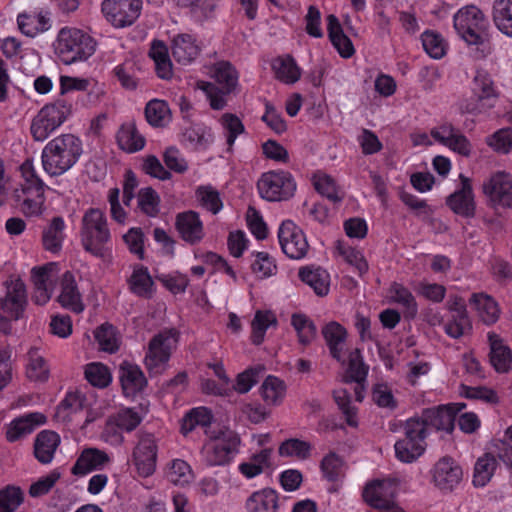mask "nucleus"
I'll return each mask as SVG.
<instances>
[{
    "mask_svg": "<svg viewBox=\"0 0 512 512\" xmlns=\"http://www.w3.org/2000/svg\"><path fill=\"white\" fill-rule=\"evenodd\" d=\"M411 419H417L422 423L425 432H428V427H433L436 430L451 433L455 426L454 413L450 406L446 405L423 409L420 417H411Z\"/></svg>",
    "mask_w": 512,
    "mask_h": 512,
    "instance_id": "6ab92c4d",
    "label": "nucleus"
},
{
    "mask_svg": "<svg viewBox=\"0 0 512 512\" xmlns=\"http://www.w3.org/2000/svg\"><path fill=\"white\" fill-rule=\"evenodd\" d=\"M59 303L73 312L80 313L84 307L72 272L66 271L62 276Z\"/></svg>",
    "mask_w": 512,
    "mask_h": 512,
    "instance_id": "c85d7f7f",
    "label": "nucleus"
},
{
    "mask_svg": "<svg viewBox=\"0 0 512 512\" xmlns=\"http://www.w3.org/2000/svg\"><path fill=\"white\" fill-rule=\"evenodd\" d=\"M79 235L83 249L92 256H96V208L90 207L84 213Z\"/></svg>",
    "mask_w": 512,
    "mask_h": 512,
    "instance_id": "e433bc0d",
    "label": "nucleus"
},
{
    "mask_svg": "<svg viewBox=\"0 0 512 512\" xmlns=\"http://www.w3.org/2000/svg\"><path fill=\"white\" fill-rule=\"evenodd\" d=\"M491 16L495 27L512 38V0H494Z\"/></svg>",
    "mask_w": 512,
    "mask_h": 512,
    "instance_id": "f704fd0d",
    "label": "nucleus"
},
{
    "mask_svg": "<svg viewBox=\"0 0 512 512\" xmlns=\"http://www.w3.org/2000/svg\"><path fill=\"white\" fill-rule=\"evenodd\" d=\"M469 302L477 310L484 324L492 325L498 320L500 310L492 297L485 294H472Z\"/></svg>",
    "mask_w": 512,
    "mask_h": 512,
    "instance_id": "4c0bfd02",
    "label": "nucleus"
},
{
    "mask_svg": "<svg viewBox=\"0 0 512 512\" xmlns=\"http://www.w3.org/2000/svg\"><path fill=\"white\" fill-rule=\"evenodd\" d=\"M278 239L283 253L291 259L306 256L309 244L304 232L291 220H285L279 227Z\"/></svg>",
    "mask_w": 512,
    "mask_h": 512,
    "instance_id": "f8f14e48",
    "label": "nucleus"
},
{
    "mask_svg": "<svg viewBox=\"0 0 512 512\" xmlns=\"http://www.w3.org/2000/svg\"><path fill=\"white\" fill-rule=\"evenodd\" d=\"M472 93L488 103H493V106L495 105L498 92L490 73L485 69L476 70L472 81Z\"/></svg>",
    "mask_w": 512,
    "mask_h": 512,
    "instance_id": "c9c22d12",
    "label": "nucleus"
},
{
    "mask_svg": "<svg viewBox=\"0 0 512 512\" xmlns=\"http://www.w3.org/2000/svg\"><path fill=\"white\" fill-rule=\"evenodd\" d=\"M122 431L131 432L135 430L142 422L143 415L139 414L134 408L120 410L112 416Z\"/></svg>",
    "mask_w": 512,
    "mask_h": 512,
    "instance_id": "774afa93",
    "label": "nucleus"
},
{
    "mask_svg": "<svg viewBox=\"0 0 512 512\" xmlns=\"http://www.w3.org/2000/svg\"><path fill=\"white\" fill-rule=\"evenodd\" d=\"M421 40L424 50L430 57L441 59L445 55V42L439 33L426 30L422 33Z\"/></svg>",
    "mask_w": 512,
    "mask_h": 512,
    "instance_id": "6e6d98bb",
    "label": "nucleus"
},
{
    "mask_svg": "<svg viewBox=\"0 0 512 512\" xmlns=\"http://www.w3.org/2000/svg\"><path fill=\"white\" fill-rule=\"evenodd\" d=\"M246 512H277L278 493L272 488H263L253 492L245 501Z\"/></svg>",
    "mask_w": 512,
    "mask_h": 512,
    "instance_id": "bb28decb",
    "label": "nucleus"
},
{
    "mask_svg": "<svg viewBox=\"0 0 512 512\" xmlns=\"http://www.w3.org/2000/svg\"><path fill=\"white\" fill-rule=\"evenodd\" d=\"M95 50L93 39L76 28H62L57 36L55 52L66 65L88 59Z\"/></svg>",
    "mask_w": 512,
    "mask_h": 512,
    "instance_id": "7ed1b4c3",
    "label": "nucleus"
},
{
    "mask_svg": "<svg viewBox=\"0 0 512 512\" xmlns=\"http://www.w3.org/2000/svg\"><path fill=\"white\" fill-rule=\"evenodd\" d=\"M29 362L26 368L27 377L36 382H46L49 378V367L45 359L39 355L38 348L28 351Z\"/></svg>",
    "mask_w": 512,
    "mask_h": 512,
    "instance_id": "a18cd8bd",
    "label": "nucleus"
},
{
    "mask_svg": "<svg viewBox=\"0 0 512 512\" xmlns=\"http://www.w3.org/2000/svg\"><path fill=\"white\" fill-rule=\"evenodd\" d=\"M404 437L394 445L396 458L403 463L416 461L426 450L428 432L417 419H407L403 426Z\"/></svg>",
    "mask_w": 512,
    "mask_h": 512,
    "instance_id": "423d86ee",
    "label": "nucleus"
},
{
    "mask_svg": "<svg viewBox=\"0 0 512 512\" xmlns=\"http://www.w3.org/2000/svg\"><path fill=\"white\" fill-rule=\"evenodd\" d=\"M27 305V295L25 284L20 280H11L7 282V291L5 297L1 300V309L12 319L19 320L23 317Z\"/></svg>",
    "mask_w": 512,
    "mask_h": 512,
    "instance_id": "a211bd4d",
    "label": "nucleus"
},
{
    "mask_svg": "<svg viewBox=\"0 0 512 512\" xmlns=\"http://www.w3.org/2000/svg\"><path fill=\"white\" fill-rule=\"evenodd\" d=\"M142 0H103L101 11L115 28L132 26L141 15Z\"/></svg>",
    "mask_w": 512,
    "mask_h": 512,
    "instance_id": "9d476101",
    "label": "nucleus"
},
{
    "mask_svg": "<svg viewBox=\"0 0 512 512\" xmlns=\"http://www.w3.org/2000/svg\"><path fill=\"white\" fill-rule=\"evenodd\" d=\"M50 15V12L44 9H39L31 13H20L17 16L18 28L25 36L34 38L38 34L50 29Z\"/></svg>",
    "mask_w": 512,
    "mask_h": 512,
    "instance_id": "4be33fe9",
    "label": "nucleus"
},
{
    "mask_svg": "<svg viewBox=\"0 0 512 512\" xmlns=\"http://www.w3.org/2000/svg\"><path fill=\"white\" fill-rule=\"evenodd\" d=\"M291 325L297 332L299 342L304 346L309 345L317 335L316 325L304 314H293Z\"/></svg>",
    "mask_w": 512,
    "mask_h": 512,
    "instance_id": "09e8293b",
    "label": "nucleus"
},
{
    "mask_svg": "<svg viewBox=\"0 0 512 512\" xmlns=\"http://www.w3.org/2000/svg\"><path fill=\"white\" fill-rule=\"evenodd\" d=\"M322 335L331 357L337 362L344 364L346 362L344 347L347 330L338 322L331 321L322 328Z\"/></svg>",
    "mask_w": 512,
    "mask_h": 512,
    "instance_id": "5701e85b",
    "label": "nucleus"
},
{
    "mask_svg": "<svg viewBox=\"0 0 512 512\" xmlns=\"http://www.w3.org/2000/svg\"><path fill=\"white\" fill-rule=\"evenodd\" d=\"M286 391L284 381L275 377L268 376L261 386V394L264 401L268 404L278 405L282 402Z\"/></svg>",
    "mask_w": 512,
    "mask_h": 512,
    "instance_id": "de8ad7c7",
    "label": "nucleus"
},
{
    "mask_svg": "<svg viewBox=\"0 0 512 512\" xmlns=\"http://www.w3.org/2000/svg\"><path fill=\"white\" fill-rule=\"evenodd\" d=\"M175 227L181 238L191 245L199 243L204 237L203 223L195 211L189 210L177 214Z\"/></svg>",
    "mask_w": 512,
    "mask_h": 512,
    "instance_id": "412c9836",
    "label": "nucleus"
},
{
    "mask_svg": "<svg viewBox=\"0 0 512 512\" xmlns=\"http://www.w3.org/2000/svg\"><path fill=\"white\" fill-rule=\"evenodd\" d=\"M463 470L450 456L439 459L433 468V481L436 487L445 492L452 491L462 480Z\"/></svg>",
    "mask_w": 512,
    "mask_h": 512,
    "instance_id": "f3484780",
    "label": "nucleus"
},
{
    "mask_svg": "<svg viewBox=\"0 0 512 512\" xmlns=\"http://www.w3.org/2000/svg\"><path fill=\"white\" fill-rule=\"evenodd\" d=\"M347 373L350 379L358 384L365 381L367 377L368 366L364 364L361 351L358 348L349 354Z\"/></svg>",
    "mask_w": 512,
    "mask_h": 512,
    "instance_id": "680f3d73",
    "label": "nucleus"
},
{
    "mask_svg": "<svg viewBox=\"0 0 512 512\" xmlns=\"http://www.w3.org/2000/svg\"><path fill=\"white\" fill-rule=\"evenodd\" d=\"M277 325V318L272 311L257 310L251 322V342L254 345H260L264 341L267 329Z\"/></svg>",
    "mask_w": 512,
    "mask_h": 512,
    "instance_id": "a19ab883",
    "label": "nucleus"
},
{
    "mask_svg": "<svg viewBox=\"0 0 512 512\" xmlns=\"http://www.w3.org/2000/svg\"><path fill=\"white\" fill-rule=\"evenodd\" d=\"M60 444V436L50 430L41 431L34 442V455L42 464H48L52 461L54 453Z\"/></svg>",
    "mask_w": 512,
    "mask_h": 512,
    "instance_id": "c756f323",
    "label": "nucleus"
},
{
    "mask_svg": "<svg viewBox=\"0 0 512 512\" xmlns=\"http://www.w3.org/2000/svg\"><path fill=\"white\" fill-rule=\"evenodd\" d=\"M343 464L344 462L339 455L335 452H330L322 459L320 468L328 481L335 482L342 473Z\"/></svg>",
    "mask_w": 512,
    "mask_h": 512,
    "instance_id": "0e129e2a",
    "label": "nucleus"
},
{
    "mask_svg": "<svg viewBox=\"0 0 512 512\" xmlns=\"http://www.w3.org/2000/svg\"><path fill=\"white\" fill-rule=\"evenodd\" d=\"M82 153V143L72 134L60 135L49 141L42 150V166L50 176L68 171Z\"/></svg>",
    "mask_w": 512,
    "mask_h": 512,
    "instance_id": "f257e3e1",
    "label": "nucleus"
},
{
    "mask_svg": "<svg viewBox=\"0 0 512 512\" xmlns=\"http://www.w3.org/2000/svg\"><path fill=\"white\" fill-rule=\"evenodd\" d=\"M298 275L300 280L309 285L316 295L323 297L328 294L330 276L323 268L314 266L302 267Z\"/></svg>",
    "mask_w": 512,
    "mask_h": 512,
    "instance_id": "7c9ffc66",
    "label": "nucleus"
},
{
    "mask_svg": "<svg viewBox=\"0 0 512 512\" xmlns=\"http://www.w3.org/2000/svg\"><path fill=\"white\" fill-rule=\"evenodd\" d=\"M54 266V263H49L43 266L33 267L31 270V280L34 285L32 299L38 305L46 304L51 298L54 282L52 273Z\"/></svg>",
    "mask_w": 512,
    "mask_h": 512,
    "instance_id": "aec40b11",
    "label": "nucleus"
},
{
    "mask_svg": "<svg viewBox=\"0 0 512 512\" xmlns=\"http://www.w3.org/2000/svg\"><path fill=\"white\" fill-rule=\"evenodd\" d=\"M65 222L61 216L53 217L42 232V244L46 251L57 254L61 251L65 239Z\"/></svg>",
    "mask_w": 512,
    "mask_h": 512,
    "instance_id": "2f4dec72",
    "label": "nucleus"
},
{
    "mask_svg": "<svg viewBox=\"0 0 512 512\" xmlns=\"http://www.w3.org/2000/svg\"><path fill=\"white\" fill-rule=\"evenodd\" d=\"M391 301L404 308L406 318L413 319L418 313V305L415 297L408 288L394 282L390 287Z\"/></svg>",
    "mask_w": 512,
    "mask_h": 512,
    "instance_id": "58836bf2",
    "label": "nucleus"
},
{
    "mask_svg": "<svg viewBox=\"0 0 512 512\" xmlns=\"http://www.w3.org/2000/svg\"><path fill=\"white\" fill-rule=\"evenodd\" d=\"M490 345L489 360L498 373H507L512 368L511 349L504 344L503 339L496 333H488Z\"/></svg>",
    "mask_w": 512,
    "mask_h": 512,
    "instance_id": "393cba45",
    "label": "nucleus"
},
{
    "mask_svg": "<svg viewBox=\"0 0 512 512\" xmlns=\"http://www.w3.org/2000/svg\"><path fill=\"white\" fill-rule=\"evenodd\" d=\"M239 444V437L232 434L215 439L204 448L205 463L208 466H224L229 464L238 452Z\"/></svg>",
    "mask_w": 512,
    "mask_h": 512,
    "instance_id": "2eb2a0df",
    "label": "nucleus"
},
{
    "mask_svg": "<svg viewBox=\"0 0 512 512\" xmlns=\"http://www.w3.org/2000/svg\"><path fill=\"white\" fill-rule=\"evenodd\" d=\"M131 291L139 297L149 299L153 294L154 282L147 267L140 266L134 269L129 279Z\"/></svg>",
    "mask_w": 512,
    "mask_h": 512,
    "instance_id": "37998d69",
    "label": "nucleus"
},
{
    "mask_svg": "<svg viewBox=\"0 0 512 512\" xmlns=\"http://www.w3.org/2000/svg\"><path fill=\"white\" fill-rule=\"evenodd\" d=\"M72 105L65 99L44 105L32 119L30 132L35 141H44L71 115Z\"/></svg>",
    "mask_w": 512,
    "mask_h": 512,
    "instance_id": "39448f33",
    "label": "nucleus"
},
{
    "mask_svg": "<svg viewBox=\"0 0 512 512\" xmlns=\"http://www.w3.org/2000/svg\"><path fill=\"white\" fill-rule=\"evenodd\" d=\"M472 330L468 315L451 314V318L444 324L445 333L453 339H458Z\"/></svg>",
    "mask_w": 512,
    "mask_h": 512,
    "instance_id": "13d9d810",
    "label": "nucleus"
},
{
    "mask_svg": "<svg viewBox=\"0 0 512 512\" xmlns=\"http://www.w3.org/2000/svg\"><path fill=\"white\" fill-rule=\"evenodd\" d=\"M141 169L145 174L162 181L169 180L172 176L155 155L143 157Z\"/></svg>",
    "mask_w": 512,
    "mask_h": 512,
    "instance_id": "338daca9",
    "label": "nucleus"
},
{
    "mask_svg": "<svg viewBox=\"0 0 512 512\" xmlns=\"http://www.w3.org/2000/svg\"><path fill=\"white\" fill-rule=\"evenodd\" d=\"M483 193L488 198L489 205L498 210L512 209V175L497 172L483 182Z\"/></svg>",
    "mask_w": 512,
    "mask_h": 512,
    "instance_id": "9b49d317",
    "label": "nucleus"
},
{
    "mask_svg": "<svg viewBox=\"0 0 512 512\" xmlns=\"http://www.w3.org/2000/svg\"><path fill=\"white\" fill-rule=\"evenodd\" d=\"M312 446L309 442L298 438H290L283 441L278 453L282 457H295L299 460H306L311 456Z\"/></svg>",
    "mask_w": 512,
    "mask_h": 512,
    "instance_id": "49530a36",
    "label": "nucleus"
},
{
    "mask_svg": "<svg viewBox=\"0 0 512 512\" xmlns=\"http://www.w3.org/2000/svg\"><path fill=\"white\" fill-rule=\"evenodd\" d=\"M37 414H30L27 417L17 418L13 420L7 427L6 439L9 442H16L23 437L29 435L34 430V423L32 417Z\"/></svg>",
    "mask_w": 512,
    "mask_h": 512,
    "instance_id": "5fc2aeb1",
    "label": "nucleus"
},
{
    "mask_svg": "<svg viewBox=\"0 0 512 512\" xmlns=\"http://www.w3.org/2000/svg\"><path fill=\"white\" fill-rule=\"evenodd\" d=\"M98 346L108 353H115L119 349V339L113 325L104 323L98 326Z\"/></svg>",
    "mask_w": 512,
    "mask_h": 512,
    "instance_id": "bf43d9fd",
    "label": "nucleus"
},
{
    "mask_svg": "<svg viewBox=\"0 0 512 512\" xmlns=\"http://www.w3.org/2000/svg\"><path fill=\"white\" fill-rule=\"evenodd\" d=\"M201 205L213 214H217L223 207L219 192L211 186H199L196 190Z\"/></svg>",
    "mask_w": 512,
    "mask_h": 512,
    "instance_id": "4d7b16f0",
    "label": "nucleus"
},
{
    "mask_svg": "<svg viewBox=\"0 0 512 512\" xmlns=\"http://www.w3.org/2000/svg\"><path fill=\"white\" fill-rule=\"evenodd\" d=\"M160 196L152 187L141 188L138 192V207L149 217H156L160 212Z\"/></svg>",
    "mask_w": 512,
    "mask_h": 512,
    "instance_id": "603ef678",
    "label": "nucleus"
},
{
    "mask_svg": "<svg viewBox=\"0 0 512 512\" xmlns=\"http://www.w3.org/2000/svg\"><path fill=\"white\" fill-rule=\"evenodd\" d=\"M368 506L380 512H404L394 499L390 486L382 480H374L367 484L362 493Z\"/></svg>",
    "mask_w": 512,
    "mask_h": 512,
    "instance_id": "dca6fc26",
    "label": "nucleus"
},
{
    "mask_svg": "<svg viewBox=\"0 0 512 512\" xmlns=\"http://www.w3.org/2000/svg\"><path fill=\"white\" fill-rule=\"evenodd\" d=\"M171 49L175 61L183 65L193 62L200 52L196 40L189 34L174 37Z\"/></svg>",
    "mask_w": 512,
    "mask_h": 512,
    "instance_id": "cd10ccee",
    "label": "nucleus"
},
{
    "mask_svg": "<svg viewBox=\"0 0 512 512\" xmlns=\"http://www.w3.org/2000/svg\"><path fill=\"white\" fill-rule=\"evenodd\" d=\"M327 31L329 40L342 58L347 59L354 55L353 43L344 33L339 19L334 14L327 16Z\"/></svg>",
    "mask_w": 512,
    "mask_h": 512,
    "instance_id": "a878e982",
    "label": "nucleus"
},
{
    "mask_svg": "<svg viewBox=\"0 0 512 512\" xmlns=\"http://www.w3.org/2000/svg\"><path fill=\"white\" fill-rule=\"evenodd\" d=\"M460 394L467 399L482 400L490 404H496L499 401L497 393L484 386L471 387L461 384Z\"/></svg>",
    "mask_w": 512,
    "mask_h": 512,
    "instance_id": "69168bd1",
    "label": "nucleus"
},
{
    "mask_svg": "<svg viewBox=\"0 0 512 512\" xmlns=\"http://www.w3.org/2000/svg\"><path fill=\"white\" fill-rule=\"evenodd\" d=\"M496 467L497 460L492 454L485 453L479 457L474 466L473 485L484 487L491 480Z\"/></svg>",
    "mask_w": 512,
    "mask_h": 512,
    "instance_id": "79ce46f5",
    "label": "nucleus"
},
{
    "mask_svg": "<svg viewBox=\"0 0 512 512\" xmlns=\"http://www.w3.org/2000/svg\"><path fill=\"white\" fill-rule=\"evenodd\" d=\"M120 382L123 393L128 397H135L147 386V379L140 367L127 362L120 367Z\"/></svg>",
    "mask_w": 512,
    "mask_h": 512,
    "instance_id": "b1692460",
    "label": "nucleus"
},
{
    "mask_svg": "<svg viewBox=\"0 0 512 512\" xmlns=\"http://www.w3.org/2000/svg\"><path fill=\"white\" fill-rule=\"evenodd\" d=\"M255 260L251 264V270L259 278L264 279L277 274V264L267 252H252Z\"/></svg>",
    "mask_w": 512,
    "mask_h": 512,
    "instance_id": "864d4df0",
    "label": "nucleus"
},
{
    "mask_svg": "<svg viewBox=\"0 0 512 512\" xmlns=\"http://www.w3.org/2000/svg\"><path fill=\"white\" fill-rule=\"evenodd\" d=\"M158 445L152 433L141 432L133 451V461L141 477L151 476L156 469Z\"/></svg>",
    "mask_w": 512,
    "mask_h": 512,
    "instance_id": "ddd939ff",
    "label": "nucleus"
},
{
    "mask_svg": "<svg viewBox=\"0 0 512 512\" xmlns=\"http://www.w3.org/2000/svg\"><path fill=\"white\" fill-rule=\"evenodd\" d=\"M166 479L176 485L185 486L193 480V472L190 465L182 459H174L168 464Z\"/></svg>",
    "mask_w": 512,
    "mask_h": 512,
    "instance_id": "c03bdc74",
    "label": "nucleus"
},
{
    "mask_svg": "<svg viewBox=\"0 0 512 512\" xmlns=\"http://www.w3.org/2000/svg\"><path fill=\"white\" fill-rule=\"evenodd\" d=\"M180 8L190 9L191 14L199 21L212 17L217 0H174Z\"/></svg>",
    "mask_w": 512,
    "mask_h": 512,
    "instance_id": "8fccbe9b",
    "label": "nucleus"
},
{
    "mask_svg": "<svg viewBox=\"0 0 512 512\" xmlns=\"http://www.w3.org/2000/svg\"><path fill=\"white\" fill-rule=\"evenodd\" d=\"M333 398L345 416L346 423L351 427L357 426L356 408L351 405V396L346 389L333 392Z\"/></svg>",
    "mask_w": 512,
    "mask_h": 512,
    "instance_id": "052dcab7",
    "label": "nucleus"
},
{
    "mask_svg": "<svg viewBox=\"0 0 512 512\" xmlns=\"http://www.w3.org/2000/svg\"><path fill=\"white\" fill-rule=\"evenodd\" d=\"M21 171L24 181L21 184V189L15 190V199L17 202H21L20 208L24 215L39 216L44 210L46 200L45 184L28 161L22 164Z\"/></svg>",
    "mask_w": 512,
    "mask_h": 512,
    "instance_id": "20e7f679",
    "label": "nucleus"
},
{
    "mask_svg": "<svg viewBox=\"0 0 512 512\" xmlns=\"http://www.w3.org/2000/svg\"><path fill=\"white\" fill-rule=\"evenodd\" d=\"M272 70L276 79L285 84H293L301 77V69L291 55L278 56L272 61Z\"/></svg>",
    "mask_w": 512,
    "mask_h": 512,
    "instance_id": "72a5a7b5",
    "label": "nucleus"
},
{
    "mask_svg": "<svg viewBox=\"0 0 512 512\" xmlns=\"http://www.w3.org/2000/svg\"><path fill=\"white\" fill-rule=\"evenodd\" d=\"M460 187L446 197V205L450 210L463 218L471 219L476 215V201L471 179L464 174L459 175Z\"/></svg>",
    "mask_w": 512,
    "mask_h": 512,
    "instance_id": "4468645a",
    "label": "nucleus"
},
{
    "mask_svg": "<svg viewBox=\"0 0 512 512\" xmlns=\"http://www.w3.org/2000/svg\"><path fill=\"white\" fill-rule=\"evenodd\" d=\"M213 76L216 84L201 81L198 87L206 94L213 110H222L227 102L226 95L231 94L238 84V72L228 61H220L214 65Z\"/></svg>",
    "mask_w": 512,
    "mask_h": 512,
    "instance_id": "f03ea898",
    "label": "nucleus"
},
{
    "mask_svg": "<svg viewBox=\"0 0 512 512\" xmlns=\"http://www.w3.org/2000/svg\"><path fill=\"white\" fill-rule=\"evenodd\" d=\"M96 469V448H87L77 458L71 473L83 477Z\"/></svg>",
    "mask_w": 512,
    "mask_h": 512,
    "instance_id": "e2e57ef3",
    "label": "nucleus"
},
{
    "mask_svg": "<svg viewBox=\"0 0 512 512\" xmlns=\"http://www.w3.org/2000/svg\"><path fill=\"white\" fill-rule=\"evenodd\" d=\"M458 35L469 45H481L487 21L484 13L476 6L470 5L458 10L453 18Z\"/></svg>",
    "mask_w": 512,
    "mask_h": 512,
    "instance_id": "6e6552de",
    "label": "nucleus"
},
{
    "mask_svg": "<svg viewBox=\"0 0 512 512\" xmlns=\"http://www.w3.org/2000/svg\"><path fill=\"white\" fill-rule=\"evenodd\" d=\"M213 414L206 407L192 408L182 419L181 433L186 436L197 426L208 427L213 421Z\"/></svg>",
    "mask_w": 512,
    "mask_h": 512,
    "instance_id": "ea45409f",
    "label": "nucleus"
},
{
    "mask_svg": "<svg viewBox=\"0 0 512 512\" xmlns=\"http://www.w3.org/2000/svg\"><path fill=\"white\" fill-rule=\"evenodd\" d=\"M176 329L164 330L153 336L145 356V366L150 374H161L171 356L172 341H177Z\"/></svg>",
    "mask_w": 512,
    "mask_h": 512,
    "instance_id": "1a4fd4ad",
    "label": "nucleus"
},
{
    "mask_svg": "<svg viewBox=\"0 0 512 512\" xmlns=\"http://www.w3.org/2000/svg\"><path fill=\"white\" fill-rule=\"evenodd\" d=\"M169 116L170 110L166 101L154 99L146 104L145 118L150 125L162 127Z\"/></svg>",
    "mask_w": 512,
    "mask_h": 512,
    "instance_id": "3c124183",
    "label": "nucleus"
},
{
    "mask_svg": "<svg viewBox=\"0 0 512 512\" xmlns=\"http://www.w3.org/2000/svg\"><path fill=\"white\" fill-rule=\"evenodd\" d=\"M260 196L270 202L287 201L296 191L292 174L285 170H272L261 175L257 182Z\"/></svg>",
    "mask_w": 512,
    "mask_h": 512,
    "instance_id": "0eeeda50",
    "label": "nucleus"
},
{
    "mask_svg": "<svg viewBox=\"0 0 512 512\" xmlns=\"http://www.w3.org/2000/svg\"><path fill=\"white\" fill-rule=\"evenodd\" d=\"M116 138L119 147L128 153L142 150L146 143L145 137L139 132L134 122L122 124Z\"/></svg>",
    "mask_w": 512,
    "mask_h": 512,
    "instance_id": "473e14b6",
    "label": "nucleus"
}]
</instances>
